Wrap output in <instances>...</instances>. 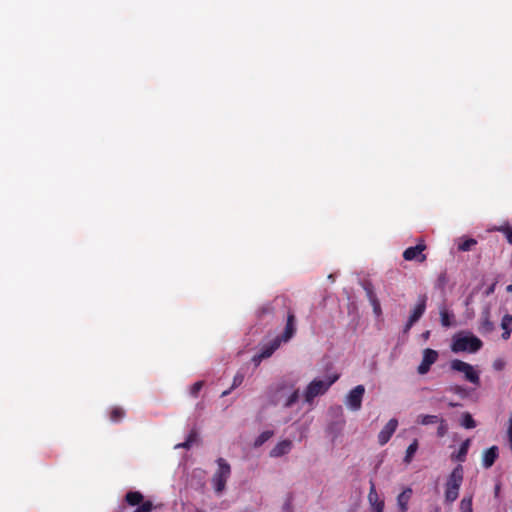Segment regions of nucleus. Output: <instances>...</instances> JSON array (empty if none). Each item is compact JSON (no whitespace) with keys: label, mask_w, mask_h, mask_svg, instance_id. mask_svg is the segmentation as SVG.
Masks as SVG:
<instances>
[{"label":"nucleus","mask_w":512,"mask_h":512,"mask_svg":"<svg viewBox=\"0 0 512 512\" xmlns=\"http://www.w3.org/2000/svg\"><path fill=\"white\" fill-rule=\"evenodd\" d=\"M483 346V342L470 332H459L452 338L451 350L454 353H476Z\"/></svg>","instance_id":"f257e3e1"},{"label":"nucleus","mask_w":512,"mask_h":512,"mask_svg":"<svg viewBox=\"0 0 512 512\" xmlns=\"http://www.w3.org/2000/svg\"><path fill=\"white\" fill-rule=\"evenodd\" d=\"M463 479V466L458 464L448 475L444 485V499L446 503L451 504L457 500Z\"/></svg>","instance_id":"f03ea898"},{"label":"nucleus","mask_w":512,"mask_h":512,"mask_svg":"<svg viewBox=\"0 0 512 512\" xmlns=\"http://www.w3.org/2000/svg\"><path fill=\"white\" fill-rule=\"evenodd\" d=\"M339 379V374L328 376L325 380L314 379L311 381L304 392L305 401L310 403L315 397L323 395Z\"/></svg>","instance_id":"7ed1b4c3"},{"label":"nucleus","mask_w":512,"mask_h":512,"mask_svg":"<svg viewBox=\"0 0 512 512\" xmlns=\"http://www.w3.org/2000/svg\"><path fill=\"white\" fill-rule=\"evenodd\" d=\"M290 301L283 296L276 297L272 302L263 304L257 312L259 319H264L266 316L284 315V311L289 305Z\"/></svg>","instance_id":"20e7f679"},{"label":"nucleus","mask_w":512,"mask_h":512,"mask_svg":"<svg viewBox=\"0 0 512 512\" xmlns=\"http://www.w3.org/2000/svg\"><path fill=\"white\" fill-rule=\"evenodd\" d=\"M218 469L212 477L213 487L216 493L220 494L224 491L226 482L231 474V467L225 459L217 460Z\"/></svg>","instance_id":"39448f33"},{"label":"nucleus","mask_w":512,"mask_h":512,"mask_svg":"<svg viewBox=\"0 0 512 512\" xmlns=\"http://www.w3.org/2000/svg\"><path fill=\"white\" fill-rule=\"evenodd\" d=\"M284 315H286L285 328L283 332L276 337L280 339L283 343H287L294 337L297 331L296 316L290 304L285 309Z\"/></svg>","instance_id":"423d86ee"},{"label":"nucleus","mask_w":512,"mask_h":512,"mask_svg":"<svg viewBox=\"0 0 512 512\" xmlns=\"http://www.w3.org/2000/svg\"><path fill=\"white\" fill-rule=\"evenodd\" d=\"M451 369L457 372L464 373L465 379L472 384L479 385L480 377L473 366L459 359H454L450 363Z\"/></svg>","instance_id":"0eeeda50"},{"label":"nucleus","mask_w":512,"mask_h":512,"mask_svg":"<svg viewBox=\"0 0 512 512\" xmlns=\"http://www.w3.org/2000/svg\"><path fill=\"white\" fill-rule=\"evenodd\" d=\"M365 393V387L363 385H357L354 387L346 397V405L352 411H358L362 406V399Z\"/></svg>","instance_id":"6e6552de"},{"label":"nucleus","mask_w":512,"mask_h":512,"mask_svg":"<svg viewBox=\"0 0 512 512\" xmlns=\"http://www.w3.org/2000/svg\"><path fill=\"white\" fill-rule=\"evenodd\" d=\"M426 249V244L423 240H420L416 246L408 247L403 252V258L406 261H418L420 263L426 260V255L423 254V251Z\"/></svg>","instance_id":"1a4fd4ad"},{"label":"nucleus","mask_w":512,"mask_h":512,"mask_svg":"<svg viewBox=\"0 0 512 512\" xmlns=\"http://www.w3.org/2000/svg\"><path fill=\"white\" fill-rule=\"evenodd\" d=\"M437 359L438 352L431 348H426L423 351L422 361L417 368L418 373L421 375L426 374L430 370L431 366L437 361Z\"/></svg>","instance_id":"9d476101"},{"label":"nucleus","mask_w":512,"mask_h":512,"mask_svg":"<svg viewBox=\"0 0 512 512\" xmlns=\"http://www.w3.org/2000/svg\"><path fill=\"white\" fill-rule=\"evenodd\" d=\"M278 397L274 404H281L285 408L293 406L299 399V390H294L290 394L285 392V387H280L277 390Z\"/></svg>","instance_id":"9b49d317"},{"label":"nucleus","mask_w":512,"mask_h":512,"mask_svg":"<svg viewBox=\"0 0 512 512\" xmlns=\"http://www.w3.org/2000/svg\"><path fill=\"white\" fill-rule=\"evenodd\" d=\"M398 427V421L395 418H392L388 421V423L384 426V428L378 434V443L383 446L385 445L393 436L396 429Z\"/></svg>","instance_id":"f8f14e48"},{"label":"nucleus","mask_w":512,"mask_h":512,"mask_svg":"<svg viewBox=\"0 0 512 512\" xmlns=\"http://www.w3.org/2000/svg\"><path fill=\"white\" fill-rule=\"evenodd\" d=\"M368 501H369V504L371 505L373 512H377L378 509H380V512L384 511V506H385L384 501L382 499H380L373 481H370V490L368 493Z\"/></svg>","instance_id":"ddd939ff"},{"label":"nucleus","mask_w":512,"mask_h":512,"mask_svg":"<svg viewBox=\"0 0 512 512\" xmlns=\"http://www.w3.org/2000/svg\"><path fill=\"white\" fill-rule=\"evenodd\" d=\"M427 303V296L425 294L419 295L417 303L409 316L410 322H417L425 313Z\"/></svg>","instance_id":"4468645a"},{"label":"nucleus","mask_w":512,"mask_h":512,"mask_svg":"<svg viewBox=\"0 0 512 512\" xmlns=\"http://www.w3.org/2000/svg\"><path fill=\"white\" fill-rule=\"evenodd\" d=\"M283 342L275 337L272 341L269 343L263 345V347L260 350V353L258 357L260 359H266L269 358L282 344Z\"/></svg>","instance_id":"2eb2a0df"},{"label":"nucleus","mask_w":512,"mask_h":512,"mask_svg":"<svg viewBox=\"0 0 512 512\" xmlns=\"http://www.w3.org/2000/svg\"><path fill=\"white\" fill-rule=\"evenodd\" d=\"M498 455L499 454H498L497 446H492V447L486 449L483 453V458H482L483 467L486 469L492 467L494 465L495 461L497 460Z\"/></svg>","instance_id":"dca6fc26"},{"label":"nucleus","mask_w":512,"mask_h":512,"mask_svg":"<svg viewBox=\"0 0 512 512\" xmlns=\"http://www.w3.org/2000/svg\"><path fill=\"white\" fill-rule=\"evenodd\" d=\"M292 448V441L291 440H283L281 442H279L271 451H270V456L271 457H281L287 453L290 452Z\"/></svg>","instance_id":"f3484780"},{"label":"nucleus","mask_w":512,"mask_h":512,"mask_svg":"<svg viewBox=\"0 0 512 512\" xmlns=\"http://www.w3.org/2000/svg\"><path fill=\"white\" fill-rule=\"evenodd\" d=\"M412 495V489L406 488L397 496V505L399 512L408 511V503Z\"/></svg>","instance_id":"a211bd4d"},{"label":"nucleus","mask_w":512,"mask_h":512,"mask_svg":"<svg viewBox=\"0 0 512 512\" xmlns=\"http://www.w3.org/2000/svg\"><path fill=\"white\" fill-rule=\"evenodd\" d=\"M501 327L504 330L502 333V338L507 340L510 338L512 332V316L510 314H505L501 320Z\"/></svg>","instance_id":"6ab92c4d"},{"label":"nucleus","mask_w":512,"mask_h":512,"mask_svg":"<svg viewBox=\"0 0 512 512\" xmlns=\"http://www.w3.org/2000/svg\"><path fill=\"white\" fill-rule=\"evenodd\" d=\"M493 329H494V325H493L492 321L490 320V314L488 311H486L482 314L479 331L481 333H490L493 331Z\"/></svg>","instance_id":"aec40b11"},{"label":"nucleus","mask_w":512,"mask_h":512,"mask_svg":"<svg viewBox=\"0 0 512 512\" xmlns=\"http://www.w3.org/2000/svg\"><path fill=\"white\" fill-rule=\"evenodd\" d=\"M469 446H470V440L469 439L463 441L462 444L460 445L459 450L457 451V453L455 455H453V458L456 459L459 462H464L465 459H466L468 450H469Z\"/></svg>","instance_id":"412c9836"},{"label":"nucleus","mask_w":512,"mask_h":512,"mask_svg":"<svg viewBox=\"0 0 512 512\" xmlns=\"http://www.w3.org/2000/svg\"><path fill=\"white\" fill-rule=\"evenodd\" d=\"M440 417L437 415L420 414L417 417L416 422L421 425L437 424L440 421Z\"/></svg>","instance_id":"4be33fe9"},{"label":"nucleus","mask_w":512,"mask_h":512,"mask_svg":"<svg viewBox=\"0 0 512 512\" xmlns=\"http://www.w3.org/2000/svg\"><path fill=\"white\" fill-rule=\"evenodd\" d=\"M125 500L129 505L136 506L143 501V495L138 491H130L126 494Z\"/></svg>","instance_id":"5701e85b"},{"label":"nucleus","mask_w":512,"mask_h":512,"mask_svg":"<svg viewBox=\"0 0 512 512\" xmlns=\"http://www.w3.org/2000/svg\"><path fill=\"white\" fill-rule=\"evenodd\" d=\"M125 411L121 407H112L109 412V419L111 422L118 423L125 417Z\"/></svg>","instance_id":"b1692460"},{"label":"nucleus","mask_w":512,"mask_h":512,"mask_svg":"<svg viewBox=\"0 0 512 512\" xmlns=\"http://www.w3.org/2000/svg\"><path fill=\"white\" fill-rule=\"evenodd\" d=\"M477 244V240L474 238H461L458 243L459 251H470Z\"/></svg>","instance_id":"393cba45"},{"label":"nucleus","mask_w":512,"mask_h":512,"mask_svg":"<svg viewBox=\"0 0 512 512\" xmlns=\"http://www.w3.org/2000/svg\"><path fill=\"white\" fill-rule=\"evenodd\" d=\"M244 381V374L241 372L236 373V375L233 378V382L231 387L228 390H225L222 392L221 397L228 396L232 390L239 387Z\"/></svg>","instance_id":"a878e982"},{"label":"nucleus","mask_w":512,"mask_h":512,"mask_svg":"<svg viewBox=\"0 0 512 512\" xmlns=\"http://www.w3.org/2000/svg\"><path fill=\"white\" fill-rule=\"evenodd\" d=\"M417 449H418V440L414 439V441L408 446V448L406 450V454L404 457V462L406 464H409L412 461Z\"/></svg>","instance_id":"bb28decb"},{"label":"nucleus","mask_w":512,"mask_h":512,"mask_svg":"<svg viewBox=\"0 0 512 512\" xmlns=\"http://www.w3.org/2000/svg\"><path fill=\"white\" fill-rule=\"evenodd\" d=\"M363 289H364V291L366 293V297L368 298L370 303L378 300L376 293L374 291V286L371 282H368V281L364 282Z\"/></svg>","instance_id":"cd10ccee"},{"label":"nucleus","mask_w":512,"mask_h":512,"mask_svg":"<svg viewBox=\"0 0 512 512\" xmlns=\"http://www.w3.org/2000/svg\"><path fill=\"white\" fill-rule=\"evenodd\" d=\"M441 324L444 327H450L452 325L453 314L449 313L446 308L440 310Z\"/></svg>","instance_id":"c85d7f7f"},{"label":"nucleus","mask_w":512,"mask_h":512,"mask_svg":"<svg viewBox=\"0 0 512 512\" xmlns=\"http://www.w3.org/2000/svg\"><path fill=\"white\" fill-rule=\"evenodd\" d=\"M472 501H473L472 495H470L468 497H464L460 502V507H459L460 512H473Z\"/></svg>","instance_id":"c756f323"},{"label":"nucleus","mask_w":512,"mask_h":512,"mask_svg":"<svg viewBox=\"0 0 512 512\" xmlns=\"http://www.w3.org/2000/svg\"><path fill=\"white\" fill-rule=\"evenodd\" d=\"M496 231L502 232L507 240V242L512 245V226L509 224H505L495 228Z\"/></svg>","instance_id":"7c9ffc66"},{"label":"nucleus","mask_w":512,"mask_h":512,"mask_svg":"<svg viewBox=\"0 0 512 512\" xmlns=\"http://www.w3.org/2000/svg\"><path fill=\"white\" fill-rule=\"evenodd\" d=\"M462 426L466 429H473L476 427V422L473 419L472 415L468 412L464 413L462 416Z\"/></svg>","instance_id":"2f4dec72"},{"label":"nucleus","mask_w":512,"mask_h":512,"mask_svg":"<svg viewBox=\"0 0 512 512\" xmlns=\"http://www.w3.org/2000/svg\"><path fill=\"white\" fill-rule=\"evenodd\" d=\"M273 436V431H263L255 440L254 445L256 447L262 446L266 441H268Z\"/></svg>","instance_id":"473e14b6"},{"label":"nucleus","mask_w":512,"mask_h":512,"mask_svg":"<svg viewBox=\"0 0 512 512\" xmlns=\"http://www.w3.org/2000/svg\"><path fill=\"white\" fill-rule=\"evenodd\" d=\"M448 283V276H447V273L444 271V272H441L437 278V281H436V286L437 288L441 289V290H444L446 285Z\"/></svg>","instance_id":"72a5a7b5"},{"label":"nucleus","mask_w":512,"mask_h":512,"mask_svg":"<svg viewBox=\"0 0 512 512\" xmlns=\"http://www.w3.org/2000/svg\"><path fill=\"white\" fill-rule=\"evenodd\" d=\"M439 426L437 428V436L442 438L444 437L448 432V425L445 419L441 418L438 422Z\"/></svg>","instance_id":"f704fd0d"},{"label":"nucleus","mask_w":512,"mask_h":512,"mask_svg":"<svg viewBox=\"0 0 512 512\" xmlns=\"http://www.w3.org/2000/svg\"><path fill=\"white\" fill-rule=\"evenodd\" d=\"M204 385V382L203 381H197L195 382L191 388H190V394L193 396V397H197L200 390L202 389Z\"/></svg>","instance_id":"c9c22d12"},{"label":"nucleus","mask_w":512,"mask_h":512,"mask_svg":"<svg viewBox=\"0 0 512 512\" xmlns=\"http://www.w3.org/2000/svg\"><path fill=\"white\" fill-rule=\"evenodd\" d=\"M153 504L151 501L143 502L134 512H151Z\"/></svg>","instance_id":"e433bc0d"},{"label":"nucleus","mask_w":512,"mask_h":512,"mask_svg":"<svg viewBox=\"0 0 512 512\" xmlns=\"http://www.w3.org/2000/svg\"><path fill=\"white\" fill-rule=\"evenodd\" d=\"M507 436H508V440H509V447L512 450V411H511L509 421H508Z\"/></svg>","instance_id":"4c0bfd02"},{"label":"nucleus","mask_w":512,"mask_h":512,"mask_svg":"<svg viewBox=\"0 0 512 512\" xmlns=\"http://www.w3.org/2000/svg\"><path fill=\"white\" fill-rule=\"evenodd\" d=\"M373 307V312L376 316H380L382 314V309L380 305V301L376 300L375 302L370 303Z\"/></svg>","instance_id":"58836bf2"},{"label":"nucleus","mask_w":512,"mask_h":512,"mask_svg":"<svg viewBox=\"0 0 512 512\" xmlns=\"http://www.w3.org/2000/svg\"><path fill=\"white\" fill-rule=\"evenodd\" d=\"M496 285H497V281L493 282L485 291V295L486 296H489L491 294L494 293L495 291V288H496Z\"/></svg>","instance_id":"ea45409f"},{"label":"nucleus","mask_w":512,"mask_h":512,"mask_svg":"<svg viewBox=\"0 0 512 512\" xmlns=\"http://www.w3.org/2000/svg\"><path fill=\"white\" fill-rule=\"evenodd\" d=\"M415 324V322H410V319L408 318L407 323L404 326L403 332L408 333L409 330L412 328V326Z\"/></svg>","instance_id":"a19ab883"},{"label":"nucleus","mask_w":512,"mask_h":512,"mask_svg":"<svg viewBox=\"0 0 512 512\" xmlns=\"http://www.w3.org/2000/svg\"><path fill=\"white\" fill-rule=\"evenodd\" d=\"M192 446L191 440H186L185 442L178 444L176 447H181L185 449H189Z\"/></svg>","instance_id":"79ce46f5"},{"label":"nucleus","mask_w":512,"mask_h":512,"mask_svg":"<svg viewBox=\"0 0 512 512\" xmlns=\"http://www.w3.org/2000/svg\"><path fill=\"white\" fill-rule=\"evenodd\" d=\"M286 512H292L291 500L289 499L283 506Z\"/></svg>","instance_id":"37998d69"},{"label":"nucleus","mask_w":512,"mask_h":512,"mask_svg":"<svg viewBox=\"0 0 512 512\" xmlns=\"http://www.w3.org/2000/svg\"><path fill=\"white\" fill-rule=\"evenodd\" d=\"M196 436H197L196 432L195 431H191L186 440H191V444H193V442L196 439Z\"/></svg>","instance_id":"c03bdc74"},{"label":"nucleus","mask_w":512,"mask_h":512,"mask_svg":"<svg viewBox=\"0 0 512 512\" xmlns=\"http://www.w3.org/2000/svg\"><path fill=\"white\" fill-rule=\"evenodd\" d=\"M502 366H503V364H502V363H498V362H495V363H494V367H495L496 369H501V368H502Z\"/></svg>","instance_id":"a18cd8bd"},{"label":"nucleus","mask_w":512,"mask_h":512,"mask_svg":"<svg viewBox=\"0 0 512 512\" xmlns=\"http://www.w3.org/2000/svg\"><path fill=\"white\" fill-rule=\"evenodd\" d=\"M506 291L509 293H512V284H510L506 287Z\"/></svg>","instance_id":"49530a36"},{"label":"nucleus","mask_w":512,"mask_h":512,"mask_svg":"<svg viewBox=\"0 0 512 512\" xmlns=\"http://www.w3.org/2000/svg\"><path fill=\"white\" fill-rule=\"evenodd\" d=\"M499 490H500V486H499V485H496V487H495V494H496V495H498Z\"/></svg>","instance_id":"de8ad7c7"},{"label":"nucleus","mask_w":512,"mask_h":512,"mask_svg":"<svg viewBox=\"0 0 512 512\" xmlns=\"http://www.w3.org/2000/svg\"><path fill=\"white\" fill-rule=\"evenodd\" d=\"M423 336H424V337H426V338H428V337H429V331L425 332V333L423 334Z\"/></svg>","instance_id":"09e8293b"}]
</instances>
